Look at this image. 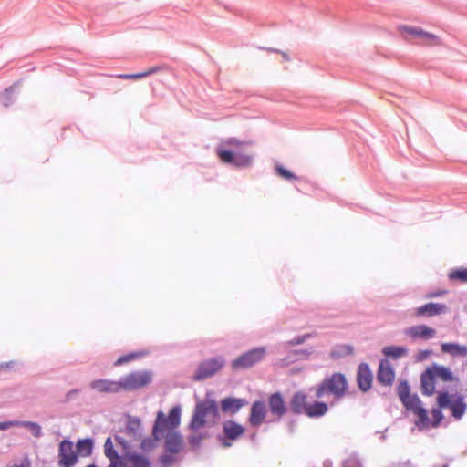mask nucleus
<instances>
[{"label": "nucleus", "instance_id": "obj_1", "mask_svg": "<svg viewBox=\"0 0 467 467\" xmlns=\"http://www.w3.org/2000/svg\"><path fill=\"white\" fill-rule=\"evenodd\" d=\"M182 409L179 405L174 406L166 416L163 411L159 410L152 427V437L144 438L140 441V448L144 454L152 451L157 447V442L163 439L166 429L178 428L181 422Z\"/></svg>", "mask_w": 467, "mask_h": 467}, {"label": "nucleus", "instance_id": "obj_2", "mask_svg": "<svg viewBox=\"0 0 467 467\" xmlns=\"http://www.w3.org/2000/svg\"><path fill=\"white\" fill-rule=\"evenodd\" d=\"M244 145L235 139H230L216 149L219 159L226 163L232 164L238 168H245L252 165L253 157L247 153H244L241 148Z\"/></svg>", "mask_w": 467, "mask_h": 467}, {"label": "nucleus", "instance_id": "obj_3", "mask_svg": "<svg viewBox=\"0 0 467 467\" xmlns=\"http://www.w3.org/2000/svg\"><path fill=\"white\" fill-rule=\"evenodd\" d=\"M114 441L119 449L126 467H153L150 459L144 454L134 450L135 445H131L125 437L115 435Z\"/></svg>", "mask_w": 467, "mask_h": 467}, {"label": "nucleus", "instance_id": "obj_4", "mask_svg": "<svg viewBox=\"0 0 467 467\" xmlns=\"http://www.w3.org/2000/svg\"><path fill=\"white\" fill-rule=\"evenodd\" d=\"M219 417L217 402L213 399L206 398L204 400L196 402L189 428L192 431H197L205 426L206 418L217 420Z\"/></svg>", "mask_w": 467, "mask_h": 467}, {"label": "nucleus", "instance_id": "obj_5", "mask_svg": "<svg viewBox=\"0 0 467 467\" xmlns=\"http://www.w3.org/2000/svg\"><path fill=\"white\" fill-rule=\"evenodd\" d=\"M348 389V381L344 374L333 373L324 380L316 389V397L321 399L326 395H332L336 399L342 398Z\"/></svg>", "mask_w": 467, "mask_h": 467}, {"label": "nucleus", "instance_id": "obj_6", "mask_svg": "<svg viewBox=\"0 0 467 467\" xmlns=\"http://www.w3.org/2000/svg\"><path fill=\"white\" fill-rule=\"evenodd\" d=\"M437 403L440 408L450 409L452 417L456 420L462 419L467 409L463 396L450 395L447 392H442L438 395Z\"/></svg>", "mask_w": 467, "mask_h": 467}, {"label": "nucleus", "instance_id": "obj_7", "mask_svg": "<svg viewBox=\"0 0 467 467\" xmlns=\"http://www.w3.org/2000/svg\"><path fill=\"white\" fill-rule=\"evenodd\" d=\"M225 365V358L223 356H216L202 361L192 375L194 381H202L212 378L219 372Z\"/></svg>", "mask_w": 467, "mask_h": 467}, {"label": "nucleus", "instance_id": "obj_8", "mask_svg": "<svg viewBox=\"0 0 467 467\" xmlns=\"http://www.w3.org/2000/svg\"><path fill=\"white\" fill-rule=\"evenodd\" d=\"M121 390L131 391L142 389L152 381V373L138 370L120 378Z\"/></svg>", "mask_w": 467, "mask_h": 467}, {"label": "nucleus", "instance_id": "obj_9", "mask_svg": "<svg viewBox=\"0 0 467 467\" xmlns=\"http://www.w3.org/2000/svg\"><path fill=\"white\" fill-rule=\"evenodd\" d=\"M266 355L265 347H257L249 351L244 352L232 361L234 369H245L254 367L263 361Z\"/></svg>", "mask_w": 467, "mask_h": 467}, {"label": "nucleus", "instance_id": "obj_10", "mask_svg": "<svg viewBox=\"0 0 467 467\" xmlns=\"http://www.w3.org/2000/svg\"><path fill=\"white\" fill-rule=\"evenodd\" d=\"M400 32L408 40L420 39L422 44L433 46L440 44V40L435 35L425 32L420 28L403 26L400 27Z\"/></svg>", "mask_w": 467, "mask_h": 467}, {"label": "nucleus", "instance_id": "obj_11", "mask_svg": "<svg viewBox=\"0 0 467 467\" xmlns=\"http://www.w3.org/2000/svg\"><path fill=\"white\" fill-rule=\"evenodd\" d=\"M78 462V454L74 451L71 441L64 439L58 446V464L61 467H73Z\"/></svg>", "mask_w": 467, "mask_h": 467}, {"label": "nucleus", "instance_id": "obj_12", "mask_svg": "<svg viewBox=\"0 0 467 467\" xmlns=\"http://www.w3.org/2000/svg\"><path fill=\"white\" fill-rule=\"evenodd\" d=\"M223 438L221 439L222 445L224 448L231 447L233 441L241 437L244 432V428L237 422L228 420L223 423Z\"/></svg>", "mask_w": 467, "mask_h": 467}, {"label": "nucleus", "instance_id": "obj_13", "mask_svg": "<svg viewBox=\"0 0 467 467\" xmlns=\"http://www.w3.org/2000/svg\"><path fill=\"white\" fill-rule=\"evenodd\" d=\"M177 428L166 429L164 432L163 449L167 452L180 453L183 449V438Z\"/></svg>", "mask_w": 467, "mask_h": 467}, {"label": "nucleus", "instance_id": "obj_14", "mask_svg": "<svg viewBox=\"0 0 467 467\" xmlns=\"http://www.w3.org/2000/svg\"><path fill=\"white\" fill-rule=\"evenodd\" d=\"M117 435L125 437L131 442V445H134V442L139 441L142 435L140 420L136 417H129L124 431H119Z\"/></svg>", "mask_w": 467, "mask_h": 467}, {"label": "nucleus", "instance_id": "obj_15", "mask_svg": "<svg viewBox=\"0 0 467 467\" xmlns=\"http://www.w3.org/2000/svg\"><path fill=\"white\" fill-rule=\"evenodd\" d=\"M401 402L408 410H411L418 417L422 425L429 423L427 410L421 407V401L417 395H410L408 398L401 400Z\"/></svg>", "mask_w": 467, "mask_h": 467}, {"label": "nucleus", "instance_id": "obj_16", "mask_svg": "<svg viewBox=\"0 0 467 467\" xmlns=\"http://www.w3.org/2000/svg\"><path fill=\"white\" fill-rule=\"evenodd\" d=\"M115 447L116 442L112 438H107L104 443V454L110 462L108 467H126L119 449Z\"/></svg>", "mask_w": 467, "mask_h": 467}, {"label": "nucleus", "instance_id": "obj_17", "mask_svg": "<svg viewBox=\"0 0 467 467\" xmlns=\"http://www.w3.org/2000/svg\"><path fill=\"white\" fill-rule=\"evenodd\" d=\"M266 405L262 400L254 401L251 406L248 421L253 427H259L266 417Z\"/></svg>", "mask_w": 467, "mask_h": 467}, {"label": "nucleus", "instance_id": "obj_18", "mask_svg": "<svg viewBox=\"0 0 467 467\" xmlns=\"http://www.w3.org/2000/svg\"><path fill=\"white\" fill-rule=\"evenodd\" d=\"M373 380V375L367 363H360L357 371V383L358 389L367 392L370 389Z\"/></svg>", "mask_w": 467, "mask_h": 467}, {"label": "nucleus", "instance_id": "obj_19", "mask_svg": "<svg viewBox=\"0 0 467 467\" xmlns=\"http://www.w3.org/2000/svg\"><path fill=\"white\" fill-rule=\"evenodd\" d=\"M247 403L244 398L226 397L220 401V409L223 413L234 415Z\"/></svg>", "mask_w": 467, "mask_h": 467}, {"label": "nucleus", "instance_id": "obj_20", "mask_svg": "<svg viewBox=\"0 0 467 467\" xmlns=\"http://www.w3.org/2000/svg\"><path fill=\"white\" fill-rule=\"evenodd\" d=\"M90 388L101 393H118L121 391L120 380L96 379L90 382Z\"/></svg>", "mask_w": 467, "mask_h": 467}, {"label": "nucleus", "instance_id": "obj_21", "mask_svg": "<svg viewBox=\"0 0 467 467\" xmlns=\"http://www.w3.org/2000/svg\"><path fill=\"white\" fill-rule=\"evenodd\" d=\"M268 406L271 414L275 416L278 420L287 410L284 398L279 392L273 393L268 397Z\"/></svg>", "mask_w": 467, "mask_h": 467}, {"label": "nucleus", "instance_id": "obj_22", "mask_svg": "<svg viewBox=\"0 0 467 467\" xmlns=\"http://www.w3.org/2000/svg\"><path fill=\"white\" fill-rule=\"evenodd\" d=\"M394 370L387 360H381L379 363L377 380L383 386H390L394 381Z\"/></svg>", "mask_w": 467, "mask_h": 467}, {"label": "nucleus", "instance_id": "obj_23", "mask_svg": "<svg viewBox=\"0 0 467 467\" xmlns=\"http://www.w3.org/2000/svg\"><path fill=\"white\" fill-rule=\"evenodd\" d=\"M307 396L303 391L296 392L290 400V410L294 414H305L308 403Z\"/></svg>", "mask_w": 467, "mask_h": 467}, {"label": "nucleus", "instance_id": "obj_24", "mask_svg": "<svg viewBox=\"0 0 467 467\" xmlns=\"http://www.w3.org/2000/svg\"><path fill=\"white\" fill-rule=\"evenodd\" d=\"M446 306L441 303H428L415 309L419 317H433L444 313Z\"/></svg>", "mask_w": 467, "mask_h": 467}, {"label": "nucleus", "instance_id": "obj_25", "mask_svg": "<svg viewBox=\"0 0 467 467\" xmlns=\"http://www.w3.org/2000/svg\"><path fill=\"white\" fill-rule=\"evenodd\" d=\"M406 334L412 338L430 339L432 338L436 331L426 325L413 326L406 330Z\"/></svg>", "mask_w": 467, "mask_h": 467}, {"label": "nucleus", "instance_id": "obj_26", "mask_svg": "<svg viewBox=\"0 0 467 467\" xmlns=\"http://www.w3.org/2000/svg\"><path fill=\"white\" fill-rule=\"evenodd\" d=\"M421 392L431 396L435 391V378L428 368L420 376Z\"/></svg>", "mask_w": 467, "mask_h": 467}, {"label": "nucleus", "instance_id": "obj_27", "mask_svg": "<svg viewBox=\"0 0 467 467\" xmlns=\"http://www.w3.org/2000/svg\"><path fill=\"white\" fill-rule=\"evenodd\" d=\"M441 349L443 353L452 357H465L467 355V347L458 343H442Z\"/></svg>", "mask_w": 467, "mask_h": 467}, {"label": "nucleus", "instance_id": "obj_28", "mask_svg": "<svg viewBox=\"0 0 467 467\" xmlns=\"http://www.w3.org/2000/svg\"><path fill=\"white\" fill-rule=\"evenodd\" d=\"M328 410L327 405L322 401H315L314 403H308L305 414L309 418H319L324 416Z\"/></svg>", "mask_w": 467, "mask_h": 467}, {"label": "nucleus", "instance_id": "obj_29", "mask_svg": "<svg viewBox=\"0 0 467 467\" xmlns=\"http://www.w3.org/2000/svg\"><path fill=\"white\" fill-rule=\"evenodd\" d=\"M428 369L431 370L435 379H440L443 382H451L453 380V375L451 371L446 367L432 365L431 367L428 368Z\"/></svg>", "mask_w": 467, "mask_h": 467}, {"label": "nucleus", "instance_id": "obj_30", "mask_svg": "<svg viewBox=\"0 0 467 467\" xmlns=\"http://www.w3.org/2000/svg\"><path fill=\"white\" fill-rule=\"evenodd\" d=\"M354 348L352 346L348 344H341L335 346L330 353V356L334 359H340L353 354Z\"/></svg>", "mask_w": 467, "mask_h": 467}, {"label": "nucleus", "instance_id": "obj_31", "mask_svg": "<svg viewBox=\"0 0 467 467\" xmlns=\"http://www.w3.org/2000/svg\"><path fill=\"white\" fill-rule=\"evenodd\" d=\"M93 441L91 439L78 440L76 444V453L86 457L92 453Z\"/></svg>", "mask_w": 467, "mask_h": 467}, {"label": "nucleus", "instance_id": "obj_32", "mask_svg": "<svg viewBox=\"0 0 467 467\" xmlns=\"http://www.w3.org/2000/svg\"><path fill=\"white\" fill-rule=\"evenodd\" d=\"M407 352L408 349L401 346H388L382 348V353L385 357L392 358L394 359L405 356Z\"/></svg>", "mask_w": 467, "mask_h": 467}, {"label": "nucleus", "instance_id": "obj_33", "mask_svg": "<svg viewBox=\"0 0 467 467\" xmlns=\"http://www.w3.org/2000/svg\"><path fill=\"white\" fill-rule=\"evenodd\" d=\"M18 88H19V83H16L15 85L6 88L1 94L0 100L4 106L8 107L9 105H11L14 102V100H15L14 93L16 90L18 89Z\"/></svg>", "mask_w": 467, "mask_h": 467}, {"label": "nucleus", "instance_id": "obj_34", "mask_svg": "<svg viewBox=\"0 0 467 467\" xmlns=\"http://www.w3.org/2000/svg\"><path fill=\"white\" fill-rule=\"evenodd\" d=\"M178 461V453L164 452L160 456L159 462L161 467H171Z\"/></svg>", "mask_w": 467, "mask_h": 467}, {"label": "nucleus", "instance_id": "obj_35", "mask_svg": "<svg viewBox=\"0 0 467 467\" xmlns=\"http://www.w3.org/2000/svg\"><path fill=\"white\" fill-rule=\"evenodd\" d=\"M157 71H158V67H151L149 70L141 72V73H137V74H122V75H119V78H122V79H134V80H137V79H140V78H146V77H148L150 75H152L153 73H155Z\"/></svg>", "mask_w": 467, "mask_h": 467}, {"label": "nucleus", "instance_id": "obj_36", "mask_svg": "<svg viewBox=\"0 0 467 467\" xmlns=\"http://www.w3.org/2000/svg\"><path fill=\"white\" fill-rule=\"evenodd\" d=\"M398 396L400 400L408 398L410 394V387L407 381H401L397 387Z\"/></svg>", "mask_w": 467, "mask_h": 467}, {"label": "nucleus", "instance_id": "obj_37", "mask_svg": "<svg viewBox=\"0 0 467 467\" xmlns=\"http://www.w3.org/2000/svg\"><path fill=\"white\" fill-rule=\"evenodd\" d=\"M451 280H459L461 282H467V268L455 269L449 274Z\"/></svg>", "mask_w": 467, "mask_h": 467}, {"label": "nucleus", "instance_id": "obj_38", "mask_svg": "<svg viewBox=\"0 0 467 467\" xmlns=\"http://www.w3.org/2000/svg\"><path fill=\"white\" fill-rule=\"evenodd\" d=\"M275 171L279 176L285 180L290 181L296 178L294 173L280 165L275 166Z\"/></svg>", "mask_w": 467, "mask_h": 467}, {"label": "nucleus", "instance_id": "obj_39", "mask_svg": "<svg viewBox=\"0 0 467 467\" xmlns=\"http://www.w3.org/2000/svg\"><path fill=\"white\" fill-rule=\"evenodd\" d=\"M431 414L433 419L432 426L437 427L443 419L442 412L440 409H432Z\"/></svg>", "mask_w": 467, "mask_h": 467}, {"label": "nucleus", "instance_id": "obj_40", "mask_svg": "<svg viewBox=\"0 0 467 467\" xmlns=\"http://www.w3.org/2000/svg\"><path fill=\"white\" fill-rule=\"evenodd\" d=\"M137 357H138V354H137V353H130V354H128V355L121 356V357H119V358L116 360L115 365H116V366H120V365H122V364H124V363H127V362H129V361H130V360L135 359Z\"/></svg>", "mask_w": 467, "mask_h": 467}, {"label": "nucleus", "instance_id": "obj_41", "mask_svg": "<svg viewBox=\"0 0 467 467\" xmlns=\"http://www.w3.org/2000/svg\"><path fill=\"white\" fill-rule=\"evenodd\" d=\"M202 440V435L194 434V435H190L188 437V442L192 449H197L200 446Z\"/></svg>", "mask_w": 467, "mask_h": 467}, {"label": "nucleus", "instance_id": "obj_42", "mask_svg": "<svg viewBox=\"0 0 467 467\" xmlns=\"http://www.w3.org/2000/svg\"><path fill=\"white\" fill-rule=\"evenodd\" d=\"M343 467H360V462L356 457H349L343 462Z\"/></svg>", "mask_w": 467, "mask_h": 467}, {"label": "nucleus", "instance_id": "obj_43", "mask_svg": "<svg viewBox=\"0 0 467 467\" xmlns=\"http://www.w3.org/2000/svg\"><path fill=\"white\" fill-rule=\"evenodd\" d=\"M30 431V432L32 433V435L36 438H39L42 436V429H41V426L36 423V422H34L32 424V426L28 429Z\"/></svg>", "mask_w": 467, "mask_h": 467}, {"label": "nucleus", "instance_id": "obj_44", "mask_svg": "<svg viewBox=\"0 0 467 467\" xmlns=\"http://www.w3.org/2000/svg\"><path fill=\"white\" fill-rule=\"evenodd\" d=\"M11 427H16V420L0 422V430L1 431H6Z\"/></svg>", "mask_w": 467, "mask_h": 467}, {"label": "nucleus", "instance_id": "obj_45", "mask_svg": "<svg viewBox=\"0 0 467 467\" xmlns=\"http://www.w3.org/2000/svg\"><path fill=\"white\" fill-rule=\"evenodd\" d=\"M431 350H420L416 355L417 361H423L429 358L431 355Z\"/></svg>", "mask_w": 467, "mask_h": 467}, {"label": "nucleus", "instance_id": "obj_46", "mask_svg": "<svg viewBox=\"0 0 467 467\" xmlns=\"http://www.w3.org/2000/svg\"><path fill=\"white\" fill-rule=\"evenodd\" d=\"M308 337H309L308 335L297 336L295 338H293L291 341H289V344L290 345L303 344Z\"/></svg>", "mask_w": 467, "mask_h": 467}, {"label": "nucleus", "instance_id": "obj_47", "mask_svg": "<svg viewBox=\"0 0 467 467\" xmlns=\"http://www.w3.org/2000/svg\"><path fill=\"white\" fill-rule=\"evenodd\" d=\"M33 423H34L33 421L17 420H16V427H24V428L29 429Z\"/></svg>", "mask_w": 467, "mask_h": 467}, {"label": "nucleus", "instance_id": "obj_48", "mask_svg": "<svg viewBox=\"0 0 467 467\" xmlns=\"http://www.w3.org/2000/svg\"><path fill=\"white\" fill-rule=\"evenodd\" d=\"M446 292L444 290H438V291H435V292H431L430 294H428V297H439V296H441L442 295H444Z\"/></svg>", "mask_w": 467, "mask_h": 467}, {"label": "nucleus", "instance_id": "obj_49", "mask_svg": "<svg viewBox=\"0 0 467 467\" xmlns=\"http://www.w3.org/2000/svg\"><path fill=\"white\" fill-rule=\"evenodd\" d=\"M282 55H283V57H284V58H285V60H288V56H287V54L283 53Z\"/></svg>", "mask_w": 467, "mask_h": 467}, {"label": "nucleus", "instance_id": "obj_50", "mask_svg": "<svg viewBox=\"0 0 467 467\" xmlns=\"http://www.w3.org/2000/svg\"><path fill=\"white\" fill-rule=\"evenodd\" d=\"M86 467H98V466H97V465H95V464H89V465H88V466H86Z\"/></svg>", "mask_w": 467, "mask_h": 467}]
</instances>
